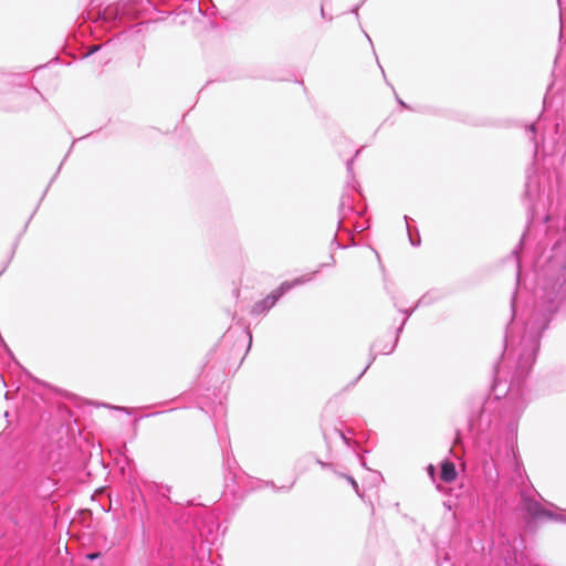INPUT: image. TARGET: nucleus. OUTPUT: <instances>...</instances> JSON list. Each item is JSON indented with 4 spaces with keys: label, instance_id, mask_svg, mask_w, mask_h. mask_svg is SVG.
<instances>
[{
    "label": "nucleus",
    "instance_id": "obj_11",
    "mask_svg": "<svg viewBox=\"0 0 566 566\" xmlns=\"http://www.w3.org/2000/svg\"><path fill=\"white\" fill-rule=\"evenodd\" d=\"M422 304H426V297H424V296H423V297H421V298L418 301V303H417L416 307H417V306H419V305H422Z\"/></svg>",
    "mask_w": 566,
    "mask_h": 566
},
{
    "label": "nucleus",
    "instance_id": "obj_7",
    "mask_svg": "<svg viewBox=\"0 0 566 566\" xmlns=\"http://www.w3.org/2000/svg\"><path fill=\"white\" fill-rule=\"evenodd\" d=\"M524 405H525V400L524 399H520L515 406V410L516 411H520L524 408Z\"/></svg>",
    "mask_w": 566,
    "mask_h": 566
},
{
    "label": "nucleus",
    "instance_id": "obj_12",
    "mask_svg": "<svg viewBox=\"0 0 566 566\" xmlns=\"http://www.w3.org/2000/svg\"><path fill=\"white\" fill-rule=\"evenodd\" d=\"M510 342H511L510 336H509V333L506 332V335H505L506 348L509 347Z\"/></svg>",
    "mask_w": 566,
    "mask_h": 566
},
{
    "label": "nucleus",
    "instance_id": "obj_21",
    "mask_svg": "<svg viewBox=\"0 0 566 566\" xmlns=\"http://www.w3.org/2000/svg\"><path fill=\"white\" fill-rule=\"evenodd\" d=\"M367 369H369V366H366V368H364V370H361V375L365 374V371H367Z\"/></svg>",
    "mask_w": 566,
    "mask_h": 566
},
{
    "label": "nucleus",
    "instance_id": "obj_4",
    "mask_svg": "<svg viewBox=\"0 0 566 566\" xmlns=\"http://www.w3.org/2000/svg\"><path fill=\"white\" fill-rule=\"evenodd\" d=\"M457 478V470L452 462L444 461L441 465V479L444 482H452Z\"/></svg>",
    "mask_w": 566,
    "mask_h": 566
},
{
    "label": "nucleus",
    "instance_id": "obj_19",
    "mask_svg": "<svg viewBox=\"0 0 566 566\" xmlns=\"http://www.w3.org/2000/svg\"><path fill=\"white\" fill-rule=\"evenodd\" d=\"M399 104L402 105L403 107H406V104L401 101V99H398Z\"/></svg>",
    "mask_w": 566,
    "mask_h": 566
},
{
    "label": "nucleus",
    "instance_id": "obj_16",
    "mask_svg": "<svg viewBox=\"0 0 566 566\" xmlns=\"http://www.w3.org/2000/svg\"><path fill=\"white\" fill-rule=\"evenodd\" d=\"M406 319H407V317L403 319L402 324H405V323H406ZM402 326H403V325H401V326L398 328V333H400V332H401Z\"/></svg>",
    "mask_w": 566,
    "mask_h": 566
},
{
    "label": "nucleus",
    "instance_id": "obj_22",
    "mask_svg": "<svg viewBox=\"0 0 566 566\" xmlns=\"http://www.w3.org/2000/svg\"><path fill=\"white\" fill-rule=\"evenodd\" d=\"M367 369H369V366H366V368H364V370H361V375L365 374V371H367Z\"/></svg>",
    "mask_w": 566,
    "mask_h": 566
},
{
    "label": "nucleus",
    "instance_id": "obj_2",
    "mask_svg": "<svg viewBox=\"0 0 566 566\" xmlns=\"http://www.w3.org/2000/svg\"><path fill=\"white\" fill-rule=\"evenodd\" d=\"M312 277L308 276H302V277H297L295 279L294 281L292 282H283L280 287L275 291H273L270 295H268L265 298L261 300L260 302H256L252 310H251V313L253 315H260V314H264L266 313L270 308H272L275 303L279 301L280 297H282L287 291H290L292 287L296 286V285H300L302 283H305L307 281H310Z\"/></svg>",
    "mask_w": 566,
    "mask_h": 566
},
{
    "label": "nucleus",
    "instance_id": "obj_9",
    "mask_svg": "<svg viewBox=\"0 0 566 566\" xmlns=\"http://www.w3.org/2000/svg\"><path fill=\"white\" fill-rule=\"evenodd\" d=\"M317 463H318L323 469H329V468H332V464H331V463L323 462V461H321V460H317Z\"/></svg>",
    "mask_w": 566,
    "mask_h": 566
},
{
    "label": "nucleus",
    "instance_id": "obj_14",
    "mask_svg": "<svg viewBox=\"0 0 566 566\" xmlns=\"http://www.w3.org/2000/svg\"><path fill=\"white\" fill-rule=\"evenodd\" d=\"M415 308H416V307H413V308H411V310H409V311H406L407 317H408V316H410V315L412 314V312H413V310H415Z\"/></svg>",
    "mask_w": 566,
    "mask_h": 566
},
{
    "label": "nucleus",
    "instance_id": "obj_23",
    "mask_svg": "<svg viewBox=\"0 0 566 566\" xmlns=\"http://www.w3.org/2000/svg\"><path fill=\"white\" fill-rule=\"evenodd\" d=\"M516 276L518 277L520 276V265L517 264V273H516Z\"/></svg>",
    "mask_w": 566,
    "mask_h": 566
},
{
    "label": "nucleus",
    "instance_id": "obj_8",
    "mask_svg": "<svg viewBox=\"0 0 566 566\" xmlns=\"http://www.w3.org/2000/svg\"><path fill=\"white\" fill-rule=\"evenodd\" d=\"M527 130L533 135L532 139L534 138V135L536 133V126L535 124H532L527 127Z\"/></svg>",
    "mask_w": 566,
    "mask_h": 566
},
{
    "label": "nucleus",
    "instance_id": "obj_17",
    "mask_svg": "<svg viewBox=\"0 0 566 566\" xmlns=\"http://www.w3.org/2000/svg\"><path fill=\"white\" fill-rule=\"evenodd\" d=\"M513 253H514V254H515V256L517 258V256H518V253H520V252H518V249H515V250L513 251Z\"/></svg>",
    "mask_w": 566,
    "mask_h": 566
},
{
    "label": "nucleus",
    "instance_id": "obj_6",
    "mask_svg": "<svg viewBox=\"0 0 566 566\" xmlns=\"http://www.w3.org/2000/svg\"><path fill=\"white\" fill-rule=\"evenodd\" d=\"M353 486V489L355 490V492L357 494H359V486H358V483L356 482V480L353 478V476H349V475H343Z\"/></svg>",
    "mask_w": 566,
    "mask_h": 566
},
{
    "label": "nucleus",
    "instance_id": "obj_13",
    "mask_svg": "<svg viewBox=\"0 0 566 566\" xmlns=\"http://www.w3.org/2000/svg\"><path fill=\"white\" fill-rule=\"evenodd\" d=\"M96 557H97V554H94V553L87 555V558L92 559V560L95 559Z\"/></svg>",
    "mask_w": 566,
    "mask_h": 566
},
{
    "label": "nucleus",
    "instance_id": "obj_24",
    "mask_svg": "<svg viewBox=\"0 0 566 566\" xmlns=\"http://www.w3.org/2000/svg\"><path fill=\"white\" fill-rule=\"evenodd\" d=\"M520 470H521V469H520V465L517 464V465H516V472H517L518 474H520Z\"/></svg>",
    "mask_w": 566,
    "mask_h": 566
},
{
    "label": "nucleus",
    "instance_id": "obj_10",
    "mask_svg": "<svg viewBox=\"0 0 566 566\" xmlns=\"http://www.w3.org/2000/svg\"><path fill=\"white\" fill-rule=\"evenodd\" d=\"M98 50H99V46L95 45V46H93V48L88 51V54H93V53H95V52H96V51H98Z\"/></svg>",
    "mask_w": 566,
    "mask_h": 566
},
{
    "label": "nucleus",
    "instance_id": "obj_18",
    "mask_svg": "<svg viewBox=\"0 0 566 566\" xmlns=\"http://www.w3.org/2000/svg\"><path fill=\"white\" fill-rule=\"evenodd\" d=\"M392 349H394V346H392V347H390L387 352H384V353H385V354H389L390 352H392Z\"/></svg>",
    "mask_w": 566,
    "mask_h": 566
},
{
    "label": "nucleus",
    "instance_id": "obj_15",
    "mask_svg": "<svg viewBox=\"0 0 566 566\" xmlns=\"http://www.w3.org/2000/svg\"><path fill=\"white\" fill-rule=\"evenodd\" d=\"M428 470H429V473H431V474H432V473H433V471H434L433 465H429Z\"/></svg>",
    "mask_w": 566,
    "mask_h": 566
},
{
    "label": "nucleus",
    "instance_id": "obj_3",
    "mask_svg": "<svg viewBox=\"0 0 566 566\" xmlns=\"http://www.w3.org/2000/svg\"><path fill=\"white\" fill-rule=\"evenodd\" d=\"M521 511L525 512L527 516L532 520H537L541 517H546L553 521H558L566 523V515L564 514H555L541 505V503L531 496H528L525 492L521 493V502H520Z\"/></svg>",
    "mask_w": 566,
    "mask_h": 566
},
{
    "label": "nucleus",
    "instance_id": "obj_1",
    "mask_svg": "<svg viewBox=\"0 0 566 566\" xmlns=\"http://www.w3.org/2000/svg\"><path fill=\"white\" fill-rule=\"evenodd\" d=\"M548 322L549 316L547 314H543L539 319L527 324V333L523 336L521 342L522 352L517 360L516 371L509 388V399L522 396L520 392L521 381L528 374L533 363L535 361L541 332L547 327Z\"/></svg>",
    "mask_w": 566,
    "mask_h": 566
},
{
    "label": "nucleus",
    "instance_id": "obj_20",
    "mask_svg": "<svg viewBox=\"0 0 566 566\" xmlns=\"http://www.w3.org/2000/svg\"><path fill=\"white\" fill-rule=\"evenodd\" d=\"M367 369H369V366H366V368H364V370H361V375L365 374V371H367Z\"/></svg>",
    "mask_w": 566,
    "mask_h": 566
},
{
    "label": "nucleus",
    "instance_id": "obj_5",
    "mask_svg": "<svg viewBox=\"0 0 566 566\" xmlns=\"http://www.w3.org/2000/svg\"><path fill=\"white\" fill-rule=\"evenodd\" d=\"M405 221H406V224H407L410 243L412 245H415V247L419 245L420 244V240L419 239L417 241H413V235H412V233L410 231V227H409V223H408V217L407 216H405Z\"/></svg>",
    "mask_w": 566,
    "mask_h": 566
}]
</instances>
